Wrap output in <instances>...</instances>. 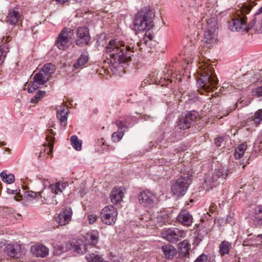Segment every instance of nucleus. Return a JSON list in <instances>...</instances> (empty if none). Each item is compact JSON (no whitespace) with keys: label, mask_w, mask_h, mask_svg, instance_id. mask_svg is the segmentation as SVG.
Instances as JSON below:
<instances>
[{"label":"nucleus","mask_w":262,"mask_h":262,"mask_svg":"<svg viewBox=\"0 0 262 262\" xmlns=\"http://www.w3.org/2000/svg\"><path fill=\"white\" fill-rule=\"evenodd\" d=\"M138 199L141 205L147 208L156 206L159 202V199L157 195L148 190L140 192Z\"/></svg>","instance_id":"nucleus-11"},{"label":"nucleus","mask_w":262,"mask_h":262,"mask_svg":"<svg viewBox=\"0 0 262 262\" xmlns=\"http://www.w3.org/2000/svg\"><path fill=\"white\" fill-rule=\"evenodd\" d=\"M89 223L92 224L97 220V216L95 214H90L88 216Z\"/></svg>","instance_id":"nucleus-40"},{"label":"nucleus","mask_w":262,"mask_h":262,"mask_svg":"<svg viewBox=\"0 0 262 262\" xmlns=\"http://www.w3.org/2000/svg\"><path fill=\"white\" fill-rule=\"evenodd\" d=\"M162 251L166 259H172L177 254V249L172 245L166 244L161 247Z\"/></svg>","instance_id":"nucleus-23"},{"label":"nucleus","mask_w":262,"mask_h":262,"mask_svg":"<svg viewBox=\"0 0 262 262\" xmlns=\"http://www.w3.org/2000/svg\"><path fill=\"white\" fill-rule=\"evenodd\" d=\"M179 256L181 258H184L186 256L189 252L190 249V245L187 240H184L179 245Z\"/></svg>","instance_id":"nucleus-24"},{"label":"nucleus","mask_w":262,"mask_h":262,"mask_svg":"<svg viewBox=\"0 0 262 262\" xmlns=\"http://www.w3.org/2000/svg\"><path fill=\"white\" fill-rule=\"evenodd\" d=\"M68 186V183L66 182H56L50 185L48 188L44 189L42 191L38 193L34 192V199L38 198V196L43 200L41 201L44 203L49 205H56L58 203L56 199H55V195L59 193H62Z\"/></svg>","instance_id":"nucleus-3"},{"label":"nucleus","mask_w":262,"mask_h":262,"mask_svg":"<svg viewBox=\"0 0 262 262\" xmlns=\"http://www.w3.org/2000/svg\"><path fill=\"white\" fill-rule=\"evenodd\" d=\"M117 210L112 205H108L104 207L100 213L102 223L107 225L114 224L117 220Z\"/></svg>","instance_id":"nucleus-12"},{"label":"nucleus","mask_w":262,"mask_h":262,"mask_svg":"<svg viewBox=\"0 0 262 262\" xmlns=\"http://www.w3.org/2000/svg\"><path fill=\"white\" fill-rule=\"evenodd\" d=\"M233 171V168L225 169L221 166L216 168L211 175H209L206 178L205 184L210 188L216 186L225 180L227 175L232 173Z\"/></svg>","instance_id":"nucleus-7"},{"label":"nucleus","mask_w":262,"mask_h":262,"mask_svg":"<svg viewBox=\"0 0 262 262\" xmlns=\"http://www.w3.org/2000/svg\"><path fill=\"white\" fill-rule=\"evenodd\" d=\"M186 232L177 228H171L166 229L162 233L163 238L171 243H177L179 241L186 236Z\"/></svg>","instance_id":"nucleus-13"},{"label":"nucleus","mask_w":262,"mask_h":262,"mask_svg":"<svg viewBox=\"0 0 262 262\" xmlns=\"http://www.w3.org/2000/svg\"><path fill=\"white\" fill-rule=\"evenodd\" d=\"M37 178H38L39 179H41V178H40V177H38V176H37Z\"/></svg>","instance_id":"nucleus-59"},{"label":"nucleus","mask_w":262,"mask_h":262,"mask_svg":"<svg viewBox=\"0 0 262 262\" xmlns=\"http://www.w3.org/2000/svg\"><path fill=\"white\" fill-rule=\"evenodd\" d=\"M130 117L132 118L133 119H127V121L128 122H129L130 123H132V126L135 122V118L134 117Z\"/></svg>","instance_id":"nucleus-43"},{"label":"nucleus","mask_w":262,"mask_h":262,"mask_svg":"<svg viewBox=\"0 0 262 262\" xmlns=\"http://www.w3.org/2000/svg\"><path fill=\"white\" fill-rule=\"evenodd\" d=\"M55 138L52 135H48L46 137V140L47 142V147L44 149V151H46L48 155L52 154L54 146V141Z\"/></svg>","instance_id":"nucleus-30"},{"label":"nucleus","mask_w":262,"mask_h":262,"mask_svg":"<svg viewBox=\"0 0 262 262\" xmlns=\"http://www.w3.org/2000/svg\"><path fill=\"white\" fill-rule=\"evenodd\" d=\"M42 183L45 186H46L49 183L48 180L46 179H42Z\"/></svg>","instance_id":"nucleus-47"},{"label":"nucleus","mask_w":262,"mask_h":262,"mask_svg":"<svg viewBox=\"0 0 262 262\" xmlns=\"http://www.w3.org/2000/svg\"><path fill=\"white\" fill-rule=\"evenodd\" d=\"M102 142L103 144H104L103 139H102Z\"/></svg>","instance_id":"nucleus-58"},{"label":"nucleus","mask_w":262,"mask_h":262,"mask_svg":"<svg viewBox=\"0 0 262 262\" xmlns=\"http://www.w3.org/2000/svg\"><path fill=\"white\" fill-rule=\"evenodd\" d=\"M30 102L33 103V98H31L30 99Z\"/></svg>","instance_id":"nucleus-57"},{"label":"nucleus","mask_w":262,"mask_h":262,"mask_svg":"<svg viewBox=\"0 0 262 262\" xmlns=\"http://www.w3.org/2000/svg\"><path fill=\"white\" fill-rule=\"evenodd\" d=\"M124 130H125L114 132L112 135V139L113 141L114 142L119 141L124 135Z\"/></svg>","instance_id":"nucleus-34"},{"label":"nucleus","mask_w":262,"mask_h":262,"mask_svg":"<svg viewBox=\"0 0 262 262\" xmlns=\"http://www.w3.org/2000/svg\"><path fill=\"white\" fill-rule=\"evenodd\" d=\"M33 250V246L30 247V251H32Z\"/></svg>","instance_id":"nucleus-55"},{"label":"nucleus","mask_w":262,"mask_h":262,"mask_svg":"<svg viewBox=\"0 0 262 262\" xmlns=\"http://www.w3.org/2000/svg\"><path fill=\"white\" fill-rule=\"evenodd\" d=\"M46 92L44 91H38L34 96V103H37L40 99L45 96Z\"/></svg>","instance_id":"nucleus-37"},{"label":"nucleus","mask_w":262,"mask_h":262,"mask_svg":"<svg viewBox=\"0 0 262 262\" xmlns=\"http://www.w3.org/2000/svg\"><path fill=\"white\" fill-rule=\"evenodd\" d=\"M198 117V113L194 111H190L186 114L181 115L178 121V127L183 130L189 128Z\"/></svg>","instance_id":"nucleus-15"},{"label":"nucleus","mask_w":262,"mask_h":262,"mask_svg":"<svg viewBox=\"0 0 262 262\" xmlns=\"http://www.w3.org/2000/svg\"><path fill=\"white\" fill-rule=\"evenodd\" d=\"M202 64H201L200 62V66L205 64L206 66H208V67H210L208 65V63H203V61H202Z\"/></svg>","instance_id":"nucleus-51"},{"label":"nucleus","mask_w":262,"mask_h":262,"mask_svg":"<svg viewBox=\"0 0 262 262\" xmlns=\"http://www.w3.org/2000/svg\"><path fill=\"white\" fill-rule=\"evenodd\" d=\"M246 241H244V245L247 246V244H246Z\"/></svg>","instance_id":"nucleus-56"},{"label":"nucleus","mask_w":262,"mask_h":262,"mask_svg":"<svg viewBox=\"0 0 262 262\" xmlns=\"http://www.w3.org/2000/svg\"><path fill=\"white\" fill-rule=\"evenodd\" d=\"M7 192L9 194H15L16 193V190L10 189L9 188H7Z\"/></svg>","instance_id":"nucleus-44"},{"label":"nucleus","mask_w":262,"mask_h":262,"mask_svg":"<svg viewBox=\"0 0 262 262\" xmlns=\"http://www.w3.org/2000/svg\"><path fill=\"white\" fill-rule=\"evenodd\" d=\"M253 95L254 97L259 98L262 100V85L258 86L252 91Z\"/></svg>","instance_id":"nucleus-36"},{"label":"nucleus","mask_w":262,"mask_h":262,"mask_svg":"<svg viewBox=\"0 0 262 262\" xmlns=\"http://www.w3.org/2000/svg\"><path fill=\"white\" fill-rule=\"evenodd\" d=\"M41 154H42V152L40 151L39 152V155H38V158L39 159H40L41 157Z\"/></svg>","instance_id":"nucleus-52"},{"label":"nucleus","mask_w":262,"mask_h":262,"mask_svg":"<svg viewBox=\"0 0 262 262\" xmlns=\"http://www.w3.org/2000/svg\"><path fill=\"white\" fill-rule=\"evenodd\" d=\"M247 148V145L246 143H243L238 145L234 150V157L236 159H239L243 157L246 150Z\"/></svg>","instance_id":"nucleus-28"},{"label":"nucleus","mask_w":262,"mask_h":262,"mask_svg":"<svg viewBox=\"0 0 262 262\" xmlns=\"http://www.w3.org/2000/svg\"><path fill=\"white\" fill-rule=\"evenodd\" d=\"M57 117L60 120L62 125H66L67 122V116L69 111L65 105L58 106L56 107Z\"/></svg>","instance_id":"nucleus-20"},{"label":"nucleus","mask_w":262,"mask_h":262,"mask_svg":"<svg viewBox=\"0 0 262 262\" xmlns=\"http://www.w3.org/2000/svg\"><path fill=\"white\" fill-rule=\"evenodd\" d=\"M133 119L130 116H128L124 119L123 120H117L116 121V124L118 126L119 129L123 130V128L126 127H129L132 126V123L128 122L127 119Z\"/></svg>","instance_id":"nucleus-31"},{"label":"nucleus","mask_w":262,"mask_h":262,"mask_svg":"<svg viewBox=\"0 0 262 262\" xmlns=\"http://www.w3.org/2000/svg\"><path fill=\"white\" fill-rule=\"evenodd\" d=\"M6 254L13 258H18L22 255L21 245L17 243H10L5 248Z\"/></svg>","instance_id":"nucleus-17"},{"label":"nucleus","mask_w":262,"mask_h":262,"mask_svg":"<svg viewBox=\"0 0 262 262\" xmlns=\"http://www.w3.org/2000/svg\"><path fill=\"white\" fill-rule=\"evenodd\" d=\"M86 193V192H80V195L81 196H82L84 194H85Z\"/></svg>","instance_id":"nucleus-53"},{"label":"nucleus","mask_w":262,"mask_h":262,"mask_svg":"<svg viewBox=\"0 0 262 262\" xmlns=\"http://www.w3.org/2000/svg\"><path fill=\"white\" fill-rule=\"evenodd\" d=\"M89 60L88 52L84 50L82 52L80 56L78 58L76 62L74 64L75 70H80L82 69L87 63Z\"/></svg>","instance_id":"nucleus-22"},{"label":"nucleus","mask_w":262,"mask_h":262,"mask_svg":"<svg viewBox=\"0 0 262 262\" xmlns=\"http://www.w3.org/2000/svg\"><path fill=\"white\" fill-rule=\"evenodd\" d=\"M177 220L182 224L189 226L192 223V217L186 210H182L177 216Z\"/></svg>","instance_id":"nucleus-21"},{"label":"nucleus","mask_w":262,"mask_h":262,"mask_svg":"<svg viewBox=\"0 0 262 262\" xmlns=\"http://www.w3.org/2000/svg\"><path fill=\"white\" fill-rule=\"evenodd\" d=\"M257 237H260L261 238H262V234H258V235H257Z\"/></svg>","instance_id":"nucleus-54"},{"label":"nucleus","mask_w":262,"mask_h":262,"mask_svg":"<svg viewBox=\"0 0 262 262\" xmlns=\"http://www.w3.org/2000/svg\"><path fill=\"white\" fill-rule=\"evenodd\" d=\"M203 41L208 45H211L216 42L218 27L216 18L212 17L207 20L205 26Z\"/></svg>","instance_id":"nucleus-8"},{"label":"nucleus","mask_w":262,"mask_h":262,"mask_svg":"<svg viewBox=\"0 0 262 262\" xmlns=\"http://www.w3.org/2000/svg\"><path fill=\"white\" fill-rule=\"evenodd\" d=\"M71 144L74 149L78 151L81 149L82 141L78 139L77 136H72L71 137Z\"/></svg>","instance_id":"nucleus-32"},{"label":"nucleus","mask_w":262,"mask_h":262,"mask_svg":"<svg viewBox=\"0 0 262 262\" xmlns=\"http://www.w3.org/2000/svg\"><path fill=\"white\" fill-rule=\"evenodd\" d=\"M49 253V248L41 244H36L35 247L34 254L37 257H45Z\"/></svg>","instance_id":"nucleus-25"},{"label":"nucleus","mask_w":262,"mask_h":262,"mask_svg":"<svg viewBox=\"0 0 262 262\" xmlns=\"http://www.w3.org/2000/svg\"><path fill=\"white\" fill-rule=\"evenodd\" d=\"M123 196L124 192L122 188L115 187L111 191L110 199L112 203L118 204L122 201Z\"/></svg>","instance_id":"nucleus-19"},{"label":"nucleus","mask_w":262,"mask_h":262,"mask_svg":"<svg viewBox=\"0 0 262 262\" xmlns=\"http://www.w3.org/2000/svg\"><path fill=\"white\" fill-rule=\"evenodd\" d=\"M191 182L190 175L188 173L181 176L172 185L171 187V192L176 196L184 195L186 193Z\"/></svg>","instance_id":"nucleus-9"},{"label":"nucleus","mask_w":262,"mask_h":262,"mask_svg":"<svg viewBox=\"0 0 262 262\" xmlns=\"http://www.w3.org/2000/svg\"><path fill=\"white\" fill-rule=\"evenodd\" d=\"M99 238V232L97 230H92L87 233L85 235V240L89 245L84 244L81 239H73L70 242V249L78 254H83L93 249V246L98 243Z\"/></svg>","instance_id":"nucleus-2"},{"label":"nucleus","mask_w":262,"mask_h":262,"mask_svg":"<svg viewBox=\"0 0 262 262\" xmlns=\"http://www.w3.org/2000/svg\"><path fill=\"white\" fill-rule=\"evenodd\" d=\"M257 32L258 33H262V19L260 24V27L257 30Z\"/></svg>","instance_id":"nucleus-45"},{"label":"nucleus","mask_w":262,"mask_h":262,"mask_svg":"<svg viewBox=\"0 0 262 262\" xmlns=\"http://www.w3.org/2000/svg\"><path fill=\"white\" fill-rule=\"evenodd\" d=\"M0 177L2 181L7 184H12L15 181L14 175L12 173L7 174L6 171H3L0 173Z\"/></svg>","instance_id":"nucleus-29"},{"label":"nucleus","mask_w":262,"mask_h":262,"mask_svg":"<svg viewBox=\"0 0 262 262\" xmlns=\"http://www.w3.org/2000/svg\"><path fill=\"white\" fill-rule=\"evenodd\" d=\"M261 13H262V6L258 9L256 14H259Z\"/></svg>","instance_id":"nucleus-50"},{"label":"nucleus","mask_w":262,"mask_h":262,"mask_svg":"<svg viewBox=\"0 0 262 262\" xmlns=\"http://www.w3.org/2000/svg\"><path fill=\"white\" fill-rule=\"evenodd\" d=\"M55 70V66L52 63L45 64L34 76V83L36 82L39 84H43L49 79ZM35 89L34 87V91Z\"/></svg>","instance_id":"nucleus-10"},{"label":"nucleus","mask_w":262,"mask_h":262,"mask_svg":"<svg viewBox=\"0 0 262 262\" xmlns=\"http://www.w3.org/2000/svg\"><path fill=\"white\" fill-rule=\"evenodd\" d=\"M73 211L71 208L66 207L58 215L56 220L60 226H65L70 223Z\"/></svg>","instance_id":"nucleus-18"},{"label":"nucleus","mask_w":262,"mask_h":262,"mask_svg":"<svg viewBox=\"0 0 262 262\" xmlns=\"http://www.w3.org/2000/svg\"><path fill=\"white\" fill-rule=\"evenodd\" d=\"M154 17V12L149 7L141 9L134 18L135 30L137 32H141L146 30L152 22Z\"/></svg>","instance_id":"nucleus-5"},{"label":"nucleus","mask_w":262,"mask_h":262,"mask_svg":"<svg viewBox=\"0 0 262 262\" xmlns=\"http://www.w3.org/2000/svg\"><path fill=\"white\" fill-rule=\"evenodd\" d=\"M32 193H33V191H30V192H26L25 193V195L26 196L32 197L33 196Z\"/></svg>","instance_id":"nucleus-46"},{"label":"nucleus","mask_w":262,"mask_h":262,"mask_svg":"<svg viewBox=\"0 0 262 262\" xmlns=\"http://www.w3.org/2000/svg\"><path fill=\"white\" fill-rule=\"evenodd\" d=\"M8 49L7 45H2L0 46V65L4 62L6 55L9 52Z\"/></svg>","instance_id":"nucleus-33"},{"label":"nucleus","mask_w":262,"mask_h":262,"mask_svg":"<svg viewBox=\"0 0 262 262\" xmlns=\"http://www.w3.org/2000/svg\"><path fill=\"white\" fill-rule=\"evenodd\" d=\"M59 4H63L67 2L68 0H55Z\"/></svg>","instance_id":"nucleus-48"},{"label":"nucleus","mask_w":262,"mask_h":262,"mask_svg":"<svg viewBox=\"0 0 262 262\" xmlns=\"http://www.w3.org/2000/svg\"><path fill=\"white\" fill-rule=\"evenodd\" d=\"M154 37L149 30L146 31L144 37L140 42L135 46L133 43L125 44L123 41L117 39H111L106 43L105 51L107 59L115 68L119 66L127 63L131 59L133 53L140 47L141 43L147 45Z\"/></svg>","instance_id":"nucleus-1"},{"label":"nucleus","mask_w":262,"mask_h":262,"mask_svg":"<svg viewBox=\"0 0 262 262\" xmlns=\"http://www.w3.org/2000/svg\"><path fill=\"white\" fill-rule=\"evenodd\" d=\"M32 84H33V82L31 81H30L29 82L28 87L27 88H25V89H26L27 91H28V92L29 93H33V85Z\"/></svg>","instance_id":"nucleus-42"},{"label":"nucleus","mask_w":262,"mask_h":262,"mask_svg":"<svg viewBox=\"0 0 262 262\" xmlns=\"http://www.w3.org/2000/svg\"><path fill=\"white\" fill-rule=\"evenodd\" d=\"M200 77L198 79L200 86L207 91H212L217 84L218 81L212 68L208 66H199Z\"/></svg>","instance_id":"nucleus-4"},{"label":"nucleus","mask_w":262,"mask_h":262,"mask_svg":"<svg viewBox=\"0 0 262 262\" xmlns=\"http://www.w3.org/2000/svg\"><path fill=\"white\" fill-rule=\"evenodd\" d=\"M223 141L224 138L222 137H220L214 139V143L216 146H220Z\"/></svg>","instance_id":"nucleus-41"},{"label":"nucleus","mask_w":262,"mask_h":262,"mask_svg":"<svg viewBox=\"0 0 262 262\" xmlns=\"http://www.w3.org/2000/svg\"><path fill=\"white\" fill-rule=\"evenodd\" d=\"M191 59H185V62L187 64H189L190 63H191Z\"/></svg>","instance_id":"nucleus-49"},{"label":"nucleus","mask_w":262,"mask_h":262,"mask_svg":"<svg viewBox=\"0 0 262 262\" xmlns=\"http://www.w3.org/2000/svg\"><path fill=\"white\" fill-rule=\"evenodd\" d=\"M254 122L256 124L259 123L262 121V109L257 110L253 116V119Z\"/></svg>","instance_id":"nucleus-35"},{"label":"nucleus","mask_w":262,"mask_h":262,"mask_svg":"<svg viewBox=\"0 0 262 262\" xmlns=\"http://www.w3.org/2000/svg\"><path fill=\"white\" fill-rule=\"evenodd\" d=\"M255 218L260 221H262V205H258L255 210Z\"/></svg>","instance_id":"nucleus-38"},{"label":"nucleus","mask_w":262,"mask_h":262,"mask_svg":"<svg viewBox=\"0 0 262 262\" xmlns=\"http://www.w3.org/2000/svg\"><path fill=\"white\" fill-rule=\"evenodd\" d=\"M19 17L20 14L18 11L14 9L9 10V15L8 16V21L10 24H16Z\"/></svg>","instance_id":"nucleus-27"},{"label":"nucleus","mask_w":262,"mask_h":262,"mask_svg":"<svg viewBox=\"0 0 262 262\" xmlns=\"http://www.w3.org/2000/svg\"><path fill=\"white\" fill-rule=\"evenodd\" d=\"M208 257L207 255L203 253L200 255L194 261V262H207Z\"/></svg>","instance_id":"nucleus-39"},{"label":"nucleus","mask_w":262,"mask_h":262,"mask_svg":"<svg viewBox=\"0 0 262 262\" xmlns=\"http://www.w3.org/2000/svg\"><path fill=\"white\" fill-rule=\"evenodd\" d=\"M231 248L232 244L231 243L227 241H223L219 245V253L221 256L228 254Z\"/></svg>","instance_id":"nucleus-26"},{"label":"nucleus","mask_w":262,"mask_h":262,"mask_svg":"<svg viewBox=\"0 0 262 262\" xmlns=\"http://www.w3.org/2000/svg\"><path fill=\"white\" fill-rule=\"evenodd\" d=\"M73 33L72 30L69 28L63 29L60 34L56 41L55 44L58 48L61 50H64L71 45V39Z\"/></svg>","instance_id":"nucleus-14"},{"label":"nucleus","mask_w":262,"mask_h":262,"mask_svg":"<svg viewBox=\"0 0 262 262\" xmlns=\"http://www.w3.org/2000/svg\"><path fill=\"white\" fill-rule=\"evenodd\" d=\"M76 35L75 43L78 46L83 47L88 45L91 39L89 29L85 27H78L76 31Z\"/></svg>","instance_id":"nucleus-16"},{"label":"nucleus","mask_w":262,"mask_h":262,"mask_svg":"<svg viewBox=\"0 0 262 262\" xmlns=\"http://www.w3.org/2000/svg\"><path fill=\"white\" fill-rule=\"evenodd\" d=\"M250 11L251 8L250 7L246 6L243 8L240 11V14H238L237 17L232 19L229 26L230 29L232 31L247 32L250 29L252 28L256 22L255 18L252 19L251 23L247 25L246 20L247 17L245 16V14L249 13Z\"/></svg>","instance_id":"nucleus-6"}]
</instances>
